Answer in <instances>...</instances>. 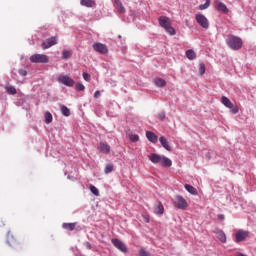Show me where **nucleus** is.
Segmentation results:
<instances>
[{
  "instance_id": "1",
  "label": "nucleus",
  "mask_w": 256,
  "mask_h": 256,
  "mask_svg": "<svg viewBox=\"0 0 256 256\" xmlns=\"http://www.w3.org/2000/svg\"><path fill=\"white\" fill-rule=\"evenodd\" d=\"M226 45L233 51H239L243 47V40L239 36L230 34L226 38Z\"/></svg>"
},
{
  "instance_id": "2",
  "label": "nucleus",
  "mask_w": 256,
  "mask_h": 256,
  "mask_svg": "<svg viewBox=\"0 0 256 256\" xmlns=\"http://www.w3.org/2000/svg\"><path fill=\"white\" fill-rule=\"evenodd\" d=\"M7 244L15 251H21V249H23V244L11 234V231H8L7 233Z\"/></svg>"
},
{
  "instance_id": "3",
  "label": "nucleus",
  "mask_w": 256,
  "mask_h": 256,
  "mask_svg": "<svg viewBox=\"0 0 256 256\" xmlns=\"http://www.w3.org/2000/svg\"><path fill=\"white\" fill-rule=\"evenodd\" d=\"M159 24L169 35H175V28L171 26V20L167 16H161L159 18Z\"/></svg>"
},
{
  "instance_id": "4",
  "label": "nucleus",
  "mask_w": 256,
  "mask_h": 256,
  "mask_svg": "<svg viewBox=\"0 0 256 256\" xmlns=\"http://www.w3.org/2000/svg\"><path fill=\"white\" fill-rule=\"evenodd\" d=\"M221 103L223 104L224 107H227V109H230V112L233 115H237V113H239V107L234 106L233 102H231V100L227 98V96H222Z\"/></svg>"
},
{
  "instance_id": "5",
  "label": "nucleus",
  "mask_w": 256,
  "mask_h": 256,
  "mask_svg": "<svg viewBox=\"0 0 256 256\" xmlns=\"http://www.w3.org/2000/svg\"><path fill=\"white\" fill-rule=\"evenodd\" d=\"M174 207H176V209H181L182 211H185V209L189 207V204L187 203V200H185L183 196L177 195L174 200Z\"/></svg>"
},
{
  "instance_id": "6",
  "label": "nucleus",
  "mask_w": 256,
  "mask_h": 256,
  "mask_svg": "<svg viewBox=\"0 0 256 256\" xmlns=\"http://www.w3.org/2000/svg\"><path fill=\"white\" fill-rule=\"evenodd\" d=\"M58 83L65 85L66 87H73L75 85V80L65 74H61L57 78Z\"/></svg>"
},
{
  "instance_id": "7",
  "label": "nucleus",
  "mask_w": 256,
  "mask_h": 256,
  "mask_svg": "<svg viewBox=\"0 0 256 256\" xmlns=\"http://www.w3.org/2000/svg\"><path fill=\"white\" fill-rule=\"evenodd\" d=\"M111 243L116 249H118V251H121V253H127V245H125L120 239L112 238Z\"/></svg>"
},
{
  "instance_id": "8",
  "label": "nucleus",
  "mask_w": 256,
  "mask_h": 256,
  "mask_svg": "<svg viewBox=\"0 0 256 256\" xmlns=\"http://www.w3.org/2000/svg\"><path fill=\"white\" fill-rule=\"evenodd\" d=\"M31 63H47L49 57L45 54H34L30 57Z\"/></svg>"
},
{
  "instance_id": "9",
  "label": "nucleus",
  "mask_w": 256,
  "mask_h": 256,
  "mask_svg": "<svg viewBox=\"0 0 256 256\" xmlns=\"http://www.w3.org/2000/svg\"><path fill=\"white\" fill-rule=\"evenodd\" d=\"M195 19L203 29H209V20L203 14H196Z\"/></svg>"
},
{
  "instance_id": "10",
  "label": "nucleus",
  "mask_w": 256,
  "mask_h": 256,
  "mask_svg": "<svg viewBox=\"0 0 256 256\" xmlns=\"http://www.w3.org/2000/svg\"><path fill=\"white\" fill-rule=\"evenodd\" d=\"M249 237V231L240 229L235 233V243H241Z\"/></svg>"
},
{
  "instance_id": "11",
  "label": "nucleus",
  "mask_w": 256,
  "mask_h": 256,
  "mask_svg": "<svg viewBox=\"0 0 256 256\" xmlns=\"http://www.w3.org/2000/svg\"><path fill=\"white\" fill-rule=\"evenodd\" d=\"M93 49L96 51V53H101V55H107L109 53V49L107 48V45L103 43H94L93 44Z\"/></svg>"
},
{
  "instance_id": "12",
  "label": "nucleus",
  "mask_w": 256,
  "mask_h": 256,
  "mask_svg": "<svg viewBox=\"0 0 256 256\" xmlns=\"http://www.w3.org/2000/svg\"><path fill=\"white\" fill-rule=\"evenodd\" d=\"M58 38L57 36L50 37L45 40V42L42 43V49H49L50 47H53V45H57Z\"/></svg>"
},
{
  "instance_id": "13",
  "label": "nucleus",
  "mask_w": 256,
  "mask_h": 256,
  "mask_svg": "<svg viewBox=\"0 0 256 256\" xmlns=\"http://www.w3.org/2000/svg\"><path fill=\"white\" fill-rule=\"evenodd\" d=\"M214 7L215 9H217V11H220L221 13H224L225 15H227V13H229V8H227V5H225V3L216 0L214 2Z\"/></svg>"
},
{
  "instance_id": "14",
  "label": "nucleus",
  "mask_w": 256,
  "mask_h": 256,
  "mask_svg": "<svg viewBox=\"0 0 256 256\" xmlns=\"http://www.w3.org/2000/svg\"><path fill=\"white\" fill-rule=\"evenodd\" d=\"M154 213L156 215H163V213H165V207L161 202H157L154 206Z\"/></svg>"
},
{
  "instance_id": "15",
  "label": "nucleus",
  "mask_w": 256,
  "mask_h": 256,
  "mask_svg": "<svg viewBox=\"0 0 256 256\" xmlns=\"http://www.w3.org/2000/svg\"><path fill=\"white\" fill-rule=\"evenodd\" d=\"M149 160L150 161H169V158L161 156L159 154H150Z\"/></svg>"
},
{
  "instance_id": "16",
  "label": "nucleus",
  "mask_w": 256,
  "mask_h": 256,
  "mask_svg": "<svg viewBox=\"0 0 256 256\" xmlns=\"http://www.w3.org/2000/svg\"><path fill=\"white\" fill-rule=\"evenodd\" d=\"M146 138L148 139V141H150V143H157V141L159 140L156 134L151 131H146Z\"/></svg>"
},
{
  "instance_id": "17",
  "label": "nucleus",
  "mask_w": 256,
  "mask_h": 256,
  "mask_svg": "<svg viewBox=\"0 0 256 256\" xmlns=\"http://www.w3.org/2000/svg\"><path fill=\"white\" fill-rule=\"evenodd\" d=\"M76 227H77V222L62 224V229H65L66 231H75Z\"/></svg>"
},
{
  "instance_id": "18",
  "label": "nucleus",
  "mask_w": 256,
  "mask_h": 256,
  "mask_svg": "<svg viewBox=\"0 0 256 256\" xmlns=\"http://www.w3.org/2000/svg\"><path fill=\"white\" fill-rule=\"evenodd\" d=\"M159 141H160L162 147H164V149H166V151H171V146L169 145V141H167V138L162 136V137H160Z\"/></svg>"
},
{
  "instance_id": "19",
  "label": "nucleus",
  "mask_w": 256,
  "mask_h": 256,
  "mask_svg": "<svg viewBox=\"0 0 256 256\" xmlns=\"http://www.w3.org/2000/svg\"><path fill=\"white\" fill-rule=\"evenodd\" d=\"M98 149H100L102 153H109V151H111V146L105 142H101L98 146Z\"/></svg>"
},
{
  "instance_id": "20",
  "label": "nucleus",
  "mask_w": 256,
  "mask_h": 256,
  "mask_svg": "<svg viewBox=\"0 0 256 256\" xmlns=\"http://www.w3.org/2000/svg\"><path fill=\"white\" fill-rule=\"evenodd\" d=\"M184 188L186 189V191H188V193H190V195H197V188L193 187L191 184H185Z\"/></svg>"
},
{
  "instance_id": "21",
  "label": "nucleus",
  "mask_w": 256,
  "mask_h": 256,
  "mask_svg": "<svg viewBox=\"0 0 256 256\" xmlns=\"http://www.w3.org/2000/svg\"><path fill=\"white\" fill-rule=\"evenodd\" d=\"M114 3L119 13H125V6H123V3L121 2V0H115Z\"/></svg>"
},
{
  "instance_id": "22",
  "label": "nucleus",
  "mask_w": 256,
  "mask_h": 256,
  "mask_svg": "<svg viewBox=\"0 0 256 256\" xmlns=\"http://www.w3.org/2000/svg\"><path fill=\"white\" fill-rule=\"evenodd\" d=\"M152 163H157L160 167L169 168L173 165L172 161H153Z\"/></svg>"
},
{
  "instance_id": "23",
  "label": "nucleus",
  "mask_w": 256,
  "mask_h": 256,
  "mask_svg": "<svg viewBox=\"0 0 256 256\" xmlns=\"http://www.w3.org/2000/svg\"><path fill=\"white\" fill-rule=\"evenodd\" d=\"M114 169H115V165H113V163H107L104 168V173L106 175H109V173H113Z\"/></svg>"
},
{
  "instance_id": "24",
  "label": "nucleus",
  "mask_w": 256,
  "mask_h": 256,
  "mask_svg": "<svg viewBox=\"0 0 256 256\" xmlns=\"http://www.w3.org/2000/svg\"><path fill=\"white\" fill-rule=\"evenodd\" d=\"M186 57L190 61H193V59H197V54L195 53L194 50L190 49L186 51Z\"/></svg>"
},
{
  "instance_id": "25",
  "label": "nucleus",
  "mask_w": 256,
  "mask_h": 256,
  "mask_svg": "<svg viewBox=\"0 0 256 256\" xmlns=\"http://www.w3.org/2000/svg\"><path fill=\"white\" fill-rule=\"evenodd\" d=\"M154 83L156 87H165L167 85V82L163 78H156Z\"/></svg>"
},
{
  "instance_id": "26",
  "label": "nucleus",
  "mask_w": 256,
  "mask_h": 256,
  "mask_svg": "<svg viewBox=\"0 0 256 256\" xmlns=\"http://www.w3.org/2000/svg\"><path fill=\"white\" fill-rule=\"evenodd\" d=\"M217 237L221 243H227V235H225V232H223V230L218 231Z\"/></svg>"
},
{
  "instance_id": "27",
  "label": "nucleus",
  "mask_w": 256,
  "mask_h": 256,
  "mask_svg": "<svg viewBox=\"0 0 256 256\" xmlns=\"http://www.w3.org/2000/svg\"><path fill=\"white\" fill-rule=\"evenodd\" d=\"M81 5H84V7H93V5H95V1H93V0H81Z\"/></svg>"
},
{
  "instance_id": "28",
  "label": "nucleus",
  "mask_w": 256,
  "mask_h": 256,
  "mask_svg": "<svg viewBox=\"0 0 256 256\" xmlns=\"http://www.w3.org/2000/svg\"><path fill=\"white\" fill-rule=\"evenodd\" d=\"M61 113L64 117H69V115H71V110H69L67 106H61Z\"/></svg>"
},
{
  "instance_id": "29",
  "label": "nucleus",
  "mask_w": 256,
  "mask_h": 256,
  "mask_svg": "<svg viewBox=\"0 0 256 256\" xmlns=\"http://www.w3.org/2000/svg\"><path fill=\"white\" fill-rule=\"evenodd\" d=\"M53 122V115L51 114V112H46L45 113V123H47V125H49V123Z\"/></svg>"
},
{
  "instance_id": "30",
  "label": "nucleus",
  "mask_w": 256,
  "mask_h": 256,
  "mask_svg": "<svg viewBox=\"0 0 256 256\" xmlns=\"http://www.w3.org/2000/svg\"><path fill=\"white\" fill-rule=\"evenodd\" d=\"M89 189H90L92 195H95V197H99V189H97V187H95V186H93V184H91Z\"/></svg>"
},
{
  "instance_id": "31",
  "label": "nucleus",
  "mask_w": 256,
  "mask_h": 256,
  "mask_svg": "<svg viewBox=\"0 0 256 256\" xmlns=\"http://www.w3.org/2000/svg\"><path fill=\"white\" fill-rule=\"evenodd\" d=\"M7 93H9V95H17V89L13 86H9L7 87Z\"/></svg>"
},
{
  "instance_id": "32",
  "label": "nucleus",
  "mask_w": 256,
  "mask_h": 256,
  "mask_svg": "<svg viewBox=\"0 0 256 256\" xmlns=\"http://www.w3.org/2000/svg\"><path fill=\"white\" fill-rule=\"evenodd\" d=\"M129 139H130V141H132V143H137V141H139V135H137V134H130L129 135Z\"/></svg>"
},
{
  "instance_id": "33",
  "label": "nucleus",
  "mask_w": 256,
  "mask_h": 256,
  "mask_svg": "<svg viewBox=\"0 0 256 256\" xmlns=\"http://www.w3.org/2000/svg\"><path fill=\"white\" fill-rule=\"evenodd\" d=\"M205 71H206L205 64L200 63L199 64V73H200V75H205Z\"/></svg>"
},
{
  "instance_id": "34",
  "label": "nucleus",
  "mask_w": 256,
  "mask_h": 256,
  "mask_svg": "<svg viewBox=\"0 0 256 256\" xmlns=\"http://www.w3.org/2000/svg\"><path fill=\"white\" fill-rule=\"evenodd\" d=\"M210 5H211V4H209L208 2H206L205 4L199 5L198 9H199L200 11H205V9H209V6H210Z\"/></svg>"
},
{
  "instance_id": "35",
  "label": "nucleus",
  "mask_w": 256,
  "mask_h": 256,
  "mask_svg": "<svg viewBox=\"0 0 256 256\" xmlns=\"http://www.w3.org/2000/svg\"><path fill=\"white\" fill-rule=\"evenodd\" d=\"M62 57L63 59H69L71 57V52L68 50H63Z\"/></svg>"
},
{
  "instance_id": "36",
  "label": "nucleus",
  "mask_w": 256,
  "mask_h": 256,
  "mask_svg": "<svg viewBox=\"0 0 256 256\" xmlns=\"http://www.w3.org/2000/svg\"><path fill=\"white\" fill-rule=\"evenodd\" d=\"M76 91H85V85H83L82 83H77Z\"/></svg>"
},
{
  "instance_id": "37",
  "label": "nucleus",
  "mask_w": 256,
  "mask_h": 256,
  "mask_svg": "<svg viewBox=\"0 0 256 256\" xmlns=\"http://www.w3.org/2000/svg\"><path fill=\"white\" fill-rule=\"evenodd\" d=\"M82 76H83L84 81H88V82L91 81V75L89 73L84 72L82 74Z\"/></svg>"
},
{
  "instance_id": "38",
  "label": "nucleus",
  "mask_w": 256,
  "mask_h": 256,
  "mask_svg": "<svg viewBox=\"0 0 256 256\" xmlns=\"http://www.w3.org/2000/svg\"><path fill=\"white\" fill-rule=\"evenodd\" d=\"M139 256H149V252H147L145 249H141L139 251Z\"/></svg>"
},
{
  "instance_id": "39",
  "label": "nucleus",
  "mask_w": 256,
  "mask_h": 256,
  "mask_svg": "<svg viewBox=\"0 0 256 256\" xmlns=\"http://www.w3.org/2000/svg\"><path fill=\"white\" fill-rule=\"evenodd\" d=\"M158 119H160V121H164V119H165V112L158 113Z\"/></svg>"
},
{
  "instance_id": "40",
  "label": "nucleus",
  "mask_w": 256,
  "mask_h": 256,
  "mask_svg": "<svg viewBox=\"0 0 256 256\" xmlns=\"http://www.w3.org/2000/svg\"><path fill=\"white\" fill-rule=\"evenodd\" d=\"M84 247H86V249H88L89 251L93 249V246L89 242H84Z\"/></svg>"
},
{
  "instance_id": "41",
  "label": "nucleus",
  "mask_w": 256,
  "mask_h": 256,
  "mask_svg": "<svg viewBox=\"0 0 256 256\" xmlns=\"http://www.w3.org/2000/svg\"><path fill=\"white\" fill-rule=\"evenodd\" d=\"M19 75H21L22 77H25L27 75V70L25 69H20L19 70Z\"/></svg>"
},
{
  "instance_id": "42",
  "label": "nucleus",
  "mask_w": 256,
  "mask_h": 256,
  "mask_svg": "<svg viewBox=\"0 0 256 256\" xmlns=\"http://www.w3.org/2000/svg\"><path fill=\"white\" fill-rule=\"evenodd\" d=\"M99 97H101V92L99 90H97L95 93H94V98L95 99H99Z\"/></svg>"
},
{
  "instance_id": "43",
  "label": "nucleus",
  "mask_w": 256,
  "mask_h": 256,
  "mask_svg": "<svg viewBox=\"0 0 256 256\" xmlns=\"http://www.w3.org/2000/svg\"><path fill=\"white\" fill-rule=\"evenodd\" d=\"M218 219H219V221H224L225 220V215L219 214Z\"/></svg>"
},
{
  "instance_id": "44",
  "label": "nucleus",
  "mask_w": 256,
  "mask_h": 256,
  "mask_svg": "<svg viewBox=\"0 0 256 256\" xmlns=\"http://www.w3.org/2000/svg\"><path fill=\"white\" fill-rule=\"evenodd\" d=\"M206 3H209V4H211V0H206Z\"/></svg>"
},
{
  "instance_id": "45",
  "label": "nucleus",
  "mask_w": 256,
  "mask_h": 256,
  "mask_svg": "<svg viewBox=\"0 0 256 256\" xmlns=\"http://www.w3.org/2000/svg\"><path fill=\"white\" fill-rule=\"evenodd\" d=\"M119 37V39H121V36H118Z\"/></svg>"
}]
</instances>
